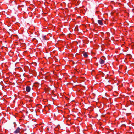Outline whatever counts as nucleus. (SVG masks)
Listing matches in <instances>:
<instances>
[{
  "mask_svg": "<svg viewBox=\"0 0 134 134\" xmlns=\"http://www.w3.org/2000/svg\"><path fill=\"white\" fill-rule=\"evenodd\" d=\"M20 130V129L19 127H18L16 129V130L14 131V133H19Z\"/></svg>",
  "mask_w": 134,
  "mask_h": 134,
  "instance_id": "f257e3e1",
  "label": "nucleus"
},
{
  "mask_svg": "<svg viewBox=\"0 0 134 134\" xmlns=\"http://www.w3.org/2000/svg\"><path fill=\"white\" fill-rule=\"evenodd\" d=\"M100 63L101 64H103L104 63V60L100 59L99 60Z\"/></svg>",
  "mask_w": 134,
  "mask_h": 134,
  "instance_id": "f03ea898",
  "label": "nucleus"
},
{
  "mask_svg": "<svg viewBox=\"0 0 134 134\" xmlns=\"http://www.w3.org/2000/svg\"><path fill=\"white\" fill-rule=\"evenodd\" d=\"M26 90L27 92H29L30 90V87L29 86H27L26 88Z\"/></svg>",
  "mask_w": 134,
  "mask_h": 134,
  "instance_id": "7ed1b4c3",
  "label": "nucleus"
},
{
  "mask_svg": "<svg viewBox=\"0 0 134 134\" xmlns=\"http://www.w3.org/2000/svg\"><path fill=\"white\" fill-rule=\"evenodd\" d=\"M98 22L100 25H103V23L101 20H98Z\"/></svg>",
  "mask_w": 134,
  "mask_h": 134,
  "instance_id": "20e7f679",
  "label": "nucleus"
},
{
  "mask_svg": "<svg viewBox=\"0 0 134 134\" xmlns=\"http://www.w3.org/2000/svg\"><path fill=\"white\" fill-rule=\"evenodd\" d=\"M83 55L85 57H87L88 56V55L86 52L84 53Z\"/></svg>",
  "mask_w": 134,
  "mask_h": 134,
  "instance_id": "39448f33",
  "label": "nucleus"
},
{
  "mask_svg": "<svg viewBox=\"0 0 134 134\" xmlns=\"http://www.w3.org/2000/svg\"><path fill=\"white\" fill-rule=\"evenodd\" d=\"M69 115H68V116ZM71 119V118L70 117H68V123L69 121H70V120Z\"/></svg>",
  "mask_w": 134,
  "mask_h": 134,
  "instance_id": "423d86ee",
  "label": "nucleus"
},
{
  "mask_svg": "<svg viewBox=\"0 0 134 134\" xmlns=\"http://www.w3.org/2000/svg\"><path fill=\"white\" fill-rule=\"evenodd\" d=\"M71 34H68V36L69 38H70V37L71 36Z\"/></svg>",
  "mask_w": 134,
  "mask_h": 134,
  "instance_id": "0eeeda50",
  "label": "nucleus"
},
{
  "mask_svg": "<svg viewBox=\"0 0 134 134\" xmlns=\"http://www.w3.org/2000/svg\"><path fill=\"white\" fill-rule=\"evenodd\" d=\"M102 58L104 60H106V58L104 56H103V57H102Z\"/></svg>",
  "mask_w": 134,
  "mask_h": 134,
  "instance_id": "6e6552de",
  "label": "nucleus"
},
{
  "mask_svg": "<svg viewBox=\"0 0 134 134\" xmlns=\"http://www.w3.org/2000/svg\"><path fill=\"white\" fill-rule=\"evenodd\" d=\"M68 34H71L70 33V32L69 31H68Z\"/></svg>",
  "mask_w": 134,
  "mask_h": 134,
  "instance_id": "1a4fd4ad",
  "label": "nucleus"
},
{
  "mask_svg": "<svg viewBox=\"0 0 134 134\" xmlns=\"http://www.w3.org/2000/svg\"><path fill=\"white\" fill-rule=\"evenodd\" d=\"M69 96H70V97H72V96L71 93L70 94V95L69 94Z\"/></svg>",
  "mask_w": 134,
  "mask_h": 134,
  "instance_id": "9d476101",
  "label": "nucleus"
},
{
  "mask_svg": "<svg viewBox=\"0 0 134 134\" xmlns=\"http://www.w3.org/2000/svg\"><path fill=\"white\" fill-rule=\"evenodd\" d=\"M70 128L68 130V131H67L68 132V131H69L70 130Z\"/></svg>",
  "mask_w": 134,
  "mask_h": 134,
  "instance_id": "9b49d317",
  "label": "nucleus"
},
{
  "mask_svg": "<svg viewBox=\"0 0 134 134\" xmlns=\"http://www.w3.org/2000/svg\"><path fill=\"white\" fill-rule=\"evenodd\" d=\"M68 99L69 100H70V99H69V98L68 97Z\"/></svg>",
  "mask_w": 134,
  "mask_h": 134,
  "instance_id": "f8f14e48",
  "label": "nucleus"
},
{
  "mask_svg": "<svg viewBox=\"0 0 134 134\" xmlns=\"http://www.w3.org/2000/svg\"><path fill=\"white\" fill-rule=\"evenodd\" d=\"M70 4H70V3H68V5H70Z\"/></svg>",
  "mask_w": 134,
  "mask_h": 134,
  "instance_id": "ddd939ff",
  "label": "nucleus"
},
{
  "mask_svg": "<svg viewBox=\"0 0 134 134\" xmlns=\"http://www.w3.org/2000/svg\"><path fill=\"white\" fill-rule=\"evenodd\" d=\"M72 101V100H70V101H71H71Z\"/></svg>",
  "mask_w": 134,
  "mask_h": 134,
  "instance_id": "4468645a",
  "label": "nucleus"
},
{
  "mask_svg": "<svg viewBox=\"0 0 134 134\" xmlns=\"http://www.w3.org/2000/svg\"><path fill=\"white\" fill-rule=\"evenodd\" d=\"M47 130H48V128H47Z\"/></svg>",
  "mask_w": 134,
  "mask_h": 134,
  "instance_id": "2eb2a0df",
  "label": "nucleus"
}]
</instances>
